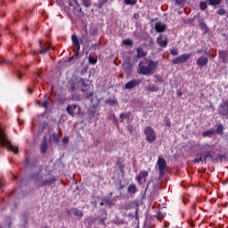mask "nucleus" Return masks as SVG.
<instances>
[{
	"label": "nucleus",
	"instance_id": "f257e3e1",
	"mask_svg": "<svg viewBox=\"0 0 228 228\" xmlns=\"http://www.w3.org/2000/svg\"><path fill=\"white\" fill-rule=\"evenodd\" d=\"M159 61H154L152 60L148 61V64L144 65L143 61H141L138 63L139 69L137 70L138 74L143 76H151L154 74L155 69L158 68Z\"/></svg>",
	"mask_w": 228,
	"mask_h": 228
},
{
	"label": "nucleus",
	"instance_id": "f03ea898",
	"mask_svg": "<svg viewBox=\"0 0 228 228\" xmlns=\"http://www.w3.org/2000/svg\"><path fill=\"white\" fill-rule=\"evenodd\" d=\"M0 147L7 148V151H12L14 154L19 153V147L12 144L11 141L8 138V135L5 134L4 130L0 126Z\"/></svg>",
	"mask_w": 228,
	"mask_h": 228
},
{
	"label": "nucleus",
	"instance_id": "7ed1b4c3",
	"mask_svg": "<svg viewBox=\"0 0 228 228\" xmlns=\"http://www.w3.org/2000/svg\"><path fill=\"white\" fill-rule=\"evenodd\" d=\"M42 172L43 167L40 166L39 169H37V172L32 174V175L30 176V179H32L34 183H36V184L39 185V187L49 186L55 182L54 178H52V180H42Z\"/></svg>",
	"mask_w": 228,
	"mask_h": 228
},
{
	"label": "nucleus",
	"instance_id": "20e7f679",
	"mask_svg": "<svg viewBox=\"0 0 228 228\" xmlns=\"http://www.w3.org/2000/svg\"><path fill=\"white\" fill-rule=\"evenodd\" d=\"M88 79L86 78H80L78 83L81 85V92L85 93L84 98L86 100H93L94 97V91L91 90V85L88 84Z\"/></svg>",
	"mask_w": 228,
	"mask_h": 228
},
{
	"label": "nucleus",
	"instance_id": "39448f33",
	"mask_svg": "<svg viewBox=\"0 0 228 228\" xmlns=\"http://www.w3.org/2000/svg\"><path fill=\"white\" fill-rule=\"evenodd\" d=\"M143 134L145 135V140L149 143H153L157 140V134L155 132V129L151 126H146L144 127Z\"/></svg>",
	"mask_w": 228,
	"mask_h": 228
},
{
	"label": "nucleus",
	"instance_id": "423d86ee",
	"mask_svg": "<svg viewBox=\"0 0 228 228\" xmlns=\"http://www.w3.org/2000/svg\"><path fill=\"white\" fill-rule=\"evenodd\" d=\"M80 111L81 107L78 106V104L77 103L68 104V106L66 107V112H68V114L71 116V118H74L76 115H80Z\"/></svg>",
	"mask_w": 228,
	"mask_h": 228
},
{
	"label": "nucleus",
	"instance_id": "0eeeda50",
	"mask_svg": "<svg viewBox=\"0 0 228 228\" xmlns=\"http://www.w3.org/2000/svg\"><path fill=\"white\" fill-rule=\"evenodd\" d=\"M191 56H192V53H189L181 54V55L177 56L176 58L173 59L172 63L174 65L183 64V63L187 62L191 59Z\"/></svg>",
	"mask_w": 228,
	"mask_h": 228
},
{
	"label": "nucleus",
	"instance_id": "6e6552de",
	"mask_svg": "<svg viewBox=\"0 0 228 228\" xmlns=\"http://www.w3.org/2000/svg\"><path fill=\"white\" fill-rule=\"evenodd\" d=\"M157 164L159 176L162 177L165 175V172L167 167V160L163 157H159Z\"/></svg>",
	"mask_w": 228,
	"mask_h": 228
},
{
	"label": "nucleus",
	"instance_id": "1a4fd4ad",
	"mask_svg": "<svg viewBox=\"0 0 228 228\" xmlns=\"http://www.w3.org/2000/svg\"><path fill=\"white\" fill-rule=\"evenodd\" d=\"M51 46L48 42H39V49L34 50V54L39 53L41 55H45L48 53Z\"/></svg>",
	"mask_w": 228,
	"mask_h": 228
},
{
	"label": "nucleus",
	"instance_id": "9d476101",
	"mask_svg": "<svg viewBox=\"0 0 228 228\" xmlns=\"http://www.w3.org/2000/svg\"><path fill=\"white\" fill-rule=\"evenodd\" d=\"M141 84H142V79L140 78L131 79L125 84L124 88L126 90H132L139 86Z\"/></svg>",
	"mask_w": 228,
	"mask_h": 228
},
{
	"label": "nucleus",
	"instance_id": "9b49d317",
	"mask_svg": "<svg viewBox=\"0 0 228 228\" xmlns=\"http://www.w3.org/2000/svg\"><path fill=\"white\" fill-rule=\"evenodd\" d=\"M218 114L220 116H228V99L223 101L218 107Z\"/></svg>",
	"mask_w": 228,
	"mask_h": 228
},
{
	"label": "nucleus",
	"instance_id": "f8f14e48",
	"mask_svg": "<svg viewBox=\"0 0 228 228\" xmlns=\"http://www.w3.org/2000/svg\"><path fill=\"white\" fill-rule=\"evenodd\" d=\"M157 44L161 48H166L168 45V38L163 34H159L157 37Z\"/></svg>",
	"mask_w": 228,
	"mask_h": 228
},
{
	"label": "nucleus",
	"instance_id": "ddd939ff",
	"mask_svg": "<svg viewBox=\"0 0 228 228\" xmlns=\"http://www.w3.org/2000/svg\"><path fill=\"white\" fill-rule=\"evenodd\" d=\"M149 176V171H139V175L136 176L135 180L137 181L138 184H142V180L143 183L147 182V177Z\"/></svg>",
	"mask_w": 228,
	"mask_h": 228
},
{
	"label": "nucleus",
	"instance_id": "4468645a",
	"mask_svg": "<svg viewBox=\"0 0 228 228\" xmlns=\"http://www.w3.org/2000/svg\"><path fill=\"white\" fill-rule=\"evenodd\" d=\"M122 69L125 74L129 77L133 74L134 65L130 61L122 64Z\"/></svg>",
	"mask_w": 228,
	"mask_h": 228
},
{
	"label": "nucleus",
	"instance_id": "2eb2a0df",
	"mask_svg": "<svg viewBox=\"0 0 228 228\" xmlns=\"http://www.w3.org/2000/svg\"><path fill=\"white\" fill-rule=\"evenodd\" d=\"M218 57L222 61L223 63H228V51L226 50H219L218 51Z\"/></svg>",
	"mask_w": 228,
	"mask_h": 228
},
{
	"label": "nucleus",
	"instance_id": "dca6fc26",
	"mask_svg": "<svg viewBox=\"0 0 228 228\" xmlns=\"http://www.w3.org/2000/svg\"><path fill=\"white\" fill-rule=\"evenodd\" d=\"M200 68H204L208 64V58L207 56H200L196 61Z\"/></svg>",
	"mask_w": 228,
	"mask_h": 228
},
{
	"label": "nucleus",
	"instance_id": "f3484780",
	"mask_svg": "<svg viewBox=\"0 0 228 228\" xmlns=\"http://www.w3.org/2000/svg\"><path fill=\"white\" fill-rule=\"evenodd\" d=\"M69 213H71L75 217L81 219L84 216L83 210H79L77 208H73L69 210Z\"/></svg>",
	"mask_w": 228,
	"mask_h": 228
},
{
	"label": "nucleus",
	"instance_id": "a211bd4d",
	"mask_svg": "<svg viewBox=\"0 0 228 228\" xmlns=\"http://www.w3.org/2000/svg\"><path fill=\"white\" fill-rule=\"evenodd\" d=\"M48 142L46 137L43 139V142H41V145H39V150L41 151V154H45L48 150Z\"/></svg>",
	"mask_w": 228,
	"mask_h": 228
},
{
	"label": "nucleus",
	"instance_id": "6ab92c4d",
	"mask_svg": "<svg viewBox=\"0 0 228 228\" xmlns=\"http://www.w3.org/2000/svg\"><path fill=\"white\" fill-rule=\"evenodd\" d=\"M167 26L166 24H162L161 22H156L155 23V30L158 33H163L166 31Z\"/></svg>",
	"mask_w": 228,
	"mask_h": 228
},
{
	"label": "nucleus",
	"instance_id": "aec40b11",
	"mask_svg": "<svg viewBox=\"0 0 228 228\" xmlns=\"http://www.w3.org/2000/svg\"><path fill=\"white\" fill-rule=\"evenodd\" d=\"M71 41H73V45H75V47H77V51H80L81 45L78 40V37L76 34H73L71 36Z\"/></svg>",
	"mask_w": 228,
	"mask_h": 228
},
{
	"label": "nucleus",
	"instance_id": "412c9836",
	"mask_svg": "<svg viewBox=\"0 0 228 228\" xmlns=\"http://www.w3.org/2000/svg\"><path fill=\"white\" fill-rule=\"evenodd\" d=\"M136 53H137V55H136L137 59L144 58L147 55V53L144 52V50L142 47H137Z\"/></svg>",
	"mask_w": 228,
	"mask_h": 228
},
{
	"label": "nucleus",
	"instance_id": "4be33fe9",
	"mask_svg": "<svg viewBox=\"0 0 228 228\" xmlns=\"http://www.w3.org/2000/svg\"><path fill=\"white\" fill-rule=\"evenodd\" d=\"M213 160L214 159V155H211V151H205L203 155V161L205 164L208 163V159Z\"/></svg>",
	"mask_w": 228,
	"mask_h": 228
},
{
	"label": "nucleus",
	"instance_id": "5701e85b",
	"mask_svg": "<svg viewBox=\"0 0 228 228\" xmlns=\"http://www.w3.org/2000/svg\"><path fill=\"white\" fill-rule=\"evenodd\" d=\"M50 140H52V142L58 144L61 142L59 134L58 133L52 134V138H50Z\"/></svg>",
	"mask_w": 228,
	"mask_h": 228
},
{
	"label": "nucleus",
	"instance_id": "b1692460",
	"mask_svg": "<svg viewBox=\"0 0 228 228\" xmlns=\"http://www.w3.org/2000/svg\"><path fill=\"white\" fill-rule=\"evenodd\" d=\"M130 118H131L130 111L122 112L119 114V118L121 119L120 122H123L124 119H130Z\"/></svg>",
	"mask_w": 228,
	"mask_h": 228
},
{
	"label": "nucleus",
	"instance_id": "393cba45",
	"mask_svg": "<svg viewBox=\"0 0 228 228\" xmlns=\"http://www.w3.org/2000/svg\"><path fill=\"white\" fill-rule=\"evenodd\" d=\"M200 162H203L204 163V160H203V155L202 153H198L195 157V159H193L192 160V163L194 164H199Z\"/></svg>",
	"mask_w": 228,
	"mask_h": 228
},
{
	"label": "nucleus",
	"instance_id": "a878e982",
	"mask_svg": "<svg viewBox=\"0 0 228 228\" xmlns=\"http://www.w3.org/2000/svg\"><path fill=\"white\" fill-rule=\"evenodd\" d=\"M224 130V126L222 123H220L216 126V133L219 135H223Z\"/></svg>",
	"mask_w": 228,
	"mask_h": 228
},
{
	"label": "nucleus",
	"instance_id": "bb28decb",
	"mask_svg": "<svg viewBox=\"0 0 228 228\" xmlns=\"http://www.w3.org/2000/svg\"><path fill=\"white\" fill-rule=\"evenodd\" d=\"M222 4V0H208V6H218Z\"/></svg>",
	"mask_w": 228,
	"mask_h": 228
},
{
	"label": "nucleus",
	"instance_id": "cd10ccee",
	"mask_svg": "<svg viewBox=\"0 0 228 228\" xmlns=\"http://www.w3.org/2000/svg\"><path fill=\"white\" fill-rule=\"evenodd\" d=\"M116 165L118 166L120 172H124L125 164H123L122 159H118Z\"/></svg>",
	"mask_w": 228,
	"mask_h": 228
},
{
	"label": "nucleus",
	"instance_id": "c85d7f7f",
	"mask_svg": "<svg viewBox=\"0 0 228 228\" xmlns=\"http://www.w3.org/2000/svg\"><path fill=\"white\" fill-rule=\"evenodd\" d=\"M215 134H216V131H215V130L209 129V130L204 131V132L202 133V136H203V137H210V136H212V135Z\"/></svg>",
	"mask_w": 228,
	"mask_h": 228
},
{
	"label": "nucleus",
	"instance_id": "c756f323",
	"mask_svg": "<svg viewBox=\"0 0 228 228\" xmlns=\"http://www.w3.org/2000/svg\"><path fill=\"white\" fill-rule=\"evenodd\" d=\"M127 191L130 194H134L137 191V187L134 183H132L130 186L127 187Z\"/></svg>",
	"mask_w": 228,
	"mask_h": 228
},
{
	"label": "nucleus",
	"instance_id": "7c9ffc66",
	"mask_svg": "<svg viewBox=\"0 0 228 228\" xmlns=\"http://www.w3.org/2000/svg\"><path fill=\"white\" fill-rule=\"evenodd\" d=\"M216 14L219 16H224L226 14V10L224 5L219 6V9L216 11Z\"/></svg>",
	"mask_w": 228,
	"mask_h": 228
},
{
	"label": "nucleus",
	"instance_id": "2f4dec72",
	"mask_svg": "<svg viewBox=\"0 0 228 228\" xmlns=\"http://www.w3.org/2000/svg\"><path fill=\"white\" fill-rule=\"evenodd\" d=\"M45 102H43V108H45V110H47L50 104V98L47 97V94H45Z\"/></svg>",
	"mask_w": 228,
	"mask_h": 228
},
{
	"label": "nucleus",
	"instance_id": "473e14b6",
	"mask_svg": "<svg viewBox=\"0 0 228 228\" xmlns=\"http://www.w3.org/2000/svg\"><path fill=\"white\" fill-rule=\"evenodd\" d=\"M88 62L91 65H95L98 62V59L96 57H94V56H89L88 57Z\"/></svg>",
	"mask_w": 228,
	"mask_h": 228
},
{
	"label": "nucleus",
	"instance_id": "72a5a7b5",
	"mask_svg": "<svg viewBox=\"0 0 228 228\" xmlns=\"http://www.w3.org/2000/svg\"><path fill=\"white\" fill-rule=\"evenodd\" d=\"M200 29L203 30L204 34L208 32V27L206 22H200Z\"/></svg>",
	"mask_w": 228,
	"mask_h": 228
},
{
	"label": "nucleus",
	"instance_id": "f704fd0d",
	"mask_svg": "<svg viewBox=\"0 0 228 228\" xmlns=\"http://www.w3.org/2000/svg\"><path fill=\"white\" fill-rule=\"evenodd\" d=\"M91 48H92L94 51L100 50V48H101V42L98 41V42H96V43L92 44Z\"/></svg>",
	"mask_w": 228,
	"mask_h": 228
},
{
	"label": "nucleus",
	"instance_id": "c9c22d12",
	"mask_svg": "<svg viewBox=\"0 0 228 228\" xmlns=\"http://www.w3.org/2000/svg\"><path fill=\"white\" fill-rule=\"evenodd\" d=\"M123 45L126 46H133L134 42L130 38H126L123 40Z\"/></svg>",
	"mask_w": 228,
	"mask_h": 228
},
{
	"label": "nucleus",
	"instance_id": "e433bc0d",
	"mask_svg": "<svg viewBox=\"0 0 228 228\" xmlns=\"http://www.w3.org/2000/svg\"><path fill=\"white\" fill-rule=\"evenodd\" d=\"M147 90L149 92H158L159 91V87L156 85H151V86H149L147 87Z\"/></svg>",
	"mask_w": 228,
	"mask_h": 228
},
{
	"label": "nucleus",
	"instance_id": "4c0bfd02",
	"mask_svg": "<svg viewBox=\"0 0 228 228\" xmlns=\"http://www.w3.org/2000/svg\"><path fill=\"white\" fill-rule=\"evenodd\" d=\"M200 9L201 11H206V10L208 9V4H207V2L201 1V2L200 3Z\"/></svg>",
	"mask_w": 228,
	"mask_h": 228
},
{
	"label": "nucleus",
	"instance_id": "58836bf2",
	"mask_svg": "<svg viewBox=\"0 0 228 228\" xmlns=\"http://www.w3.org/2000/svg\"><path fill=\"white\" fill-rule=\"evenodd\" d=\"M82 4L86 8L92 6V0H82Z\"/></svg>",
	"mask_w": 228,
	"mask_h": 228
},
{
	"label": "nucleus",
	"instance_id": "ea45409f",
	"mask_svg": "<svg viewBox=\"0 0 228 228\" xmlns=\"http://www.w3.org/2000/svg\"><path fill=\"white\" fill-rule=\"evenodd\" d=\"M126 5H135L137 4V0H124Z\"/></svg>",
	"mask_w": 228,
	"mask_h": 228
},
{
	"label": "nucleus",
	"instance_id": "a19ab883",
	"mask_svg": "<svg viewBox=\"0 0 228 228\" xmlns=\"http://www.w3.org/2000/svg\"><path fill=\"white\" fill-rule=\"evenodd\" d=\"M103 202L106 205L111 206L113 203V200H111L110 198H103Z\"/></svg>",
	"mask_w": 228,
	"mask_h": 228
},
{
	"label": "nucleus",
	"instance_id": "79ce46f5",
	"mask_svg": "<svg viewBox=\"0 0 228 228\" xmlns=\"http://www.w3.org/2000/svg\"><path fill=\"white\" fill-rule=\"evenodd\" d=\"M187 0H175V4L179 6H184Z\"/></svg>",
	"mask_w": 228,
	"mask_h": 228
},
{
	"label": "nucleus",
	"instance_id": "37998d69",
	"mask_svg": "<svg viewBox=\"0 0 228 228\" xmlns=\"http://www.w3.org/2000/svg\"><path fill=\"white\" fill-rule=\"evenodd\" d=\"M71 101H73V102L80 101V95H78V94H71Z\"/></svg>",
	"mask_w": 228,
	"mask_h": 228
},
{
	"label": "nucleus",
	"instance_id": "c03bdc74",
	"mask_svg": "<svg viewBox=\"0 0 228 228\" xmlns=\"http://www.w3.org/2000/svg\"><path fill=\"white\" fill-rule=\"evenodd\" d=\"M170 53H171V55H173V56H177V55H178V49H176V48L171 49V50H170Z\"/></svg>",
	"mask_w": 228,
	"mask_h": 228
},
{
	"label": "nucleus",
	"instance_id": "a18cd8bd",
	"mask_svg": "<svg viewBox=\"0 0 228 228\" xmlns=\"http://www.w3.org/2000/svg\"><path fill=\"white\" fill-rule=\"evenodd\" d=\"M127 131L132 134L134 132V126L133 125H127L126 126Z\"/></svg>",
	"mask_w": 228,
	"mask_h": 228
},
{
	"label": "nucleus",
	"instance_id": "49530a36",
	"mask_svg": "<svg viewBox=\"0 0 228 228\" xmlns=\"http://www.w3.org/2000/svg\"><path fill=\"white\" fill-rule=\"evenodd\" d=\"M16 77H18V80H21L22 79V73L20 71L16 72Z\"/></svg>",
	"mask_w": 228,
	"mask_h": 228
},
{
	"label": "nucleus",
	"instance_id": "de8ad7c7",
	"mask_svg": "<svg viewBox=\"0 0 228 228\" xmlns=\"http://www.w3.org/2000/svg\"><path fill=\"white\" fill-rule=\"evenodd\" d=\"M166 126H167V127H171L172 123H171V120H170L169 118H167V119H166Z\"/></svg>",
	"mask_w": 228,
	"mask_h": 228
},
{
	"label": "nucleus",
	"instance_id": "09e8293b",
	"mask_svg": "<svg viewBox=\"0 0 228 228\" xmlns=\"http://www.w3.org/2000/svg\"><path fill=\"white\" fill-rule=\"evenodd\" d=\"M74 1H75V4H77V7L79 10V12H82V8L80 7V4H79L78 1L77 0H74Z\"/></svg>",
	"mask_w": 228,
	"mask_h": 228
},
{
	"label": "nucleus",
	"instance_id": "8fccbe9b",
	"mask_svg": "<svg viewBox=\"0 0 228 228\" xmlns=\"http://www.w3.org/2000/svg\"><path fill=\"white\" fill-rule=\"evenodd\" d=\"M108 103L109 104H115V103H117V100H115V99H109L108 100Z\"/></svg>",
	"mask_w": 228,
	"mask_h": 228
},
{
	"label": "nucleus",
	"instance_id": "3c124183",
	"mask_svg": "<svg viewBox=\"0 0 228 228\" xmlns=\"http://www.w3.org/2000/svg\"><path fill=\"white\" fill-rule=\"evenodd\" d=\"M69 141V138L68 136H64V138H62V142H64V144L68 143Z\"/></svg>",
	"mask_w": 228,
	"mask_h": 228
},
{
	"label": "nucleus",
	"instance_id": "603ef678",
	"mask_svg": "<svg viewBox=\"0 0 228 228\" xmlns=\"http://www.w3.org/2000/svg\"><path fill=\"white\" fill-rule=\"evenodd\" d=\"M106 220H107V217H102V219L99 220V224H104Z\"/></svg>",
	"mask_w": 228,
	"mask_h": 228
},
{
	"label": "nucleus",
	"instance_id": "864d4df0",
	"mask_svg": "<svg viewBox=\"0 0 228 228\" xmlns=\"http://www.w3.org/2000/svg\"><path fill=\"white\" fill-rule=\"evenodd\" d=\"M66 101V98H59V102H61V104H63Z\"/></svg>",
	"mask_w": 228,
	"mask_h": 228
},
{
	"label": "nucleus",
	"instance_id": "5fc2aeb1",
	"mask_svg": "<svg viewBox=\"0 0 228 228\" xmlns=\"http://www.w3.org/2000/svg\"><path fill=\"white\" fill-rule=\"evenodd\" d=\"M97 7H98L100 10H102V9L103 8V3H102V2L99 3L98 5H97Z\"/></svg>",
	"mask_w": 228,
	"mask_h": 228
},
{
	"label": "nucleus",
	"instance_id": "6e6d98bb",
	"mask_svg": "<svg viewBox=\"0 0 228 228\" xmlns=\"http://www.w3.org/2000/svg\"><path fill=\"white\" fill-rule=\"evenodd\" d=\"M75 56H70L69 58H68V61H72L74 60Z\"/></svg>",
	"mask_w": 228,
	"mask_h": 228
},
{
	"label": "nucleus",
	"instance_id": "4d7b16f0",
	"mask_svg": "<svg viewBox=\"0 0 228 228\" xmlns=\"http://www.w3.org/2000/svg\"><path fill=\"white\" fill-rule=\"evenodd\" d=\"M209 108L214 109V103L212 102H209Z\"/></svg>",
	"mask_w": 228,
	"mask_h": 228
},
{
	"label": "nucleus",
	"instance_id": "13d9d810",
	"mask_svg": "<svg viewBox=\"0 0 228 228\" xmlns=\"http://www.w3.org/2000/svg\"><path fill=\"white\" fill-rule=\"evenodd\" d=\"M27 92H28V94H32V90L28 87V88H27Z\"/></svg>",
	"mask_w": 228,
	"mask_h": 228
},
{
	"label": "nucleus",
	"instance_id": "bf43d9fd",
	"mask_svg": "<svg viewBox=\"0 0 228 228\" xmlns=\"http://www.w3.org/2000/svg\"><path fill=\"white\" fill-rule=\"evenodd\" d=\"M71 91H76V86L73 85V86H71Z\"/></svg>",
	"mask_w": 228,
	"mask_h": 228
},
{
	"label": "nucleus",
	"instance_id": "052dcab7",
	"mask_svg": "<svg viewBox=\"0 0 228 228\" xmlns=\"http://www.w3.org/2000/svg\"><path fill=\"white\" fill-rule=\"evenodd\" d=\"M4 187L3 182L0 180V190Z\"/></svg>",
	"mask_w": 228,
	"mask_h": 228
},
{
	"label": "nucleus",
	"instance_id": "680f3d73",
	"mask_svg": "<svg viewBox=\"0 0 228 228\" xmlns=\"http://www.w3.org/2000/svg\"><path fill=\"white\" fill-rule=\"evenodd\" d=\"M104 204H105L104 200L100 202V206H101V207L104 206Z\"/></svg>",
	"mask_w": 228,
	"mask_h": 228
},
{
	"label": "nucleus",
	"instance_id": "e2e57ef3",
	"mask_svg": "<svg viewBox=\"0 0 228 228\" xmlns=\"http://www.w3.org/2000/svg\"><path fill=\"white\" fill-rule=\"evenodd\" d=\"M4 63H5V64H9V65H11L12 61H4Z\"/></svg>",
	"mask_w": 228,
	"mask_h": 228
},
{
	"label": "nucleus",
	"instance_id": "0e129e2a",
	"mask_svg": "<svg viewBox=\"0 0 228 228\" xmlns=\"http://www.w3.org/2000/svg\"><path fill=\"white\" fill-rule=\"evenodd\" d=\"M177 95H178V96H182V95H183V93H182V92H178V93H177Z\"/></svg>",
	"mask_w": 228,
	"mask_h": 228
},
{
	"label": "nucleus",
	"instance_id": "69168bd1",
	"mask_svg": "<svg viewBox=\"0 0 228 228\" xmlns=\"http://www.w3.org/2000/svg\"><path fill=\"white\" fill-rule=\"evenodd\" d=\"M125 185H120V190H124Z\"/></svg>",
	"mask_w": 228,
	"mask_h": 228
},
{
	"label": "nucleus",
	"instance_id": "338daca9",
	"mask_svg": "<svg viewBox=\"0 0 228 228\" xmlns=\"http://www.w3.org/2000/svg\"><path fill=\"white\" fill-rule=\"evenodd\" d=\"M197 53H202V50H198Z\"/></svg>",
	"mask_w": 228,
	"mask_h": 228
},
{
	"label": "nucleus",
	"instance_id": "774afa93",
	"mask_svg": "<svg viewBox=\"0 0 228 228\" xmlns=\"http://www.w3.org/2000/svg\"><path fill=\"white\" fill-rule=\"evenodd\" d=\"M37 77L41 78V74L40 73L37 74Z\"/></svg>",
	"mask_w": 228,
	"mask_h": 228
}]
</instances>
